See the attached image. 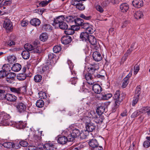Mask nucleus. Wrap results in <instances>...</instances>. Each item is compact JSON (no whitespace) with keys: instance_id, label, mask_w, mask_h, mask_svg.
Masks as SVG:
<instances>
[{"instance_id":"nucleus-11","label":"nucleus","mask_w":150,"mask_h":150,"mask_svg":"<svg viewBox=\"0 0 150 150\" xmlns=\"http://www.w3.org/2000/svg\"><path fill=\"white\" fill-rule=\"evenodd\" d=\"M65 19L64 16L63 15L56 17V18L54 19V22L52 25L53 26H55L57 24H60L64 21Z\"/></svg>"},{"instance_id":"nucleus-10","label":"nucleus","mask_w":150,"mask_h":150,"mask_svg":"<svg viewBox=\"0 0 150 150\" xmlns=\"http://www.w3.org/2000/svg\"><path fill=\"white\" fill-rule=\"evenodd\" d=\"M16 74L13 72H9L6 73V81L9 83H11L12 82L13 79L16 77Z\"/></svg>"},{"instance_id":"nucleus-63","label":"nucleus","mask_w":150,"mask_h":150,"mask_svg":"<svg viewBox=\"0 0 150 150\" xmlns=\"http://www.w3.org/2000/svg\"><path fill=\"white\" fill-rule=\"evenodd\" d=\"M87 135H85L84 132H83L82 131H81V134L79 135V137L81 139H84L87 137Z\"/></svg>"},{"instance_id":"nucleus-38","label":"nucleus","mask_w":150,"mask_h":150,"mask_svg":"<svg viewBox=\"0 0 150 150\" xmlns=\"http://www.w3.org/2000/svg\"><path fill=\"white\" fill-rule=\"evenodd\" d=\"M74 22L76 24L81 26L83 23L84 22V20L79 18H77L75 19Z\"/></svg>"},{"instance_id":"nucleus-62","label":"nucleus","mask_w":150,"mask_h":150,"mask_svg":"<svg viewBox=\"0 0 150 150\" xmlns=\"http://www.w3.org/2000/svg\"><path fill=\"white\" fill-rule=\"evenodd\" d=\"M93 113H94V111H91V112H86V118H92Z\"/></svg>"},{"instance_id":"nucleus-56","label":"nucleus","mask_w":150,"mask_h":150,"mask_svg":"<svg viewBox=\"0 0 150 150\" xmlns=\"http://www.w3.org/2000/svg\"><path fill=\"white\" fill-rule=\"evenodd\" d=\"M139 98V97H138V96H134L132 102V105L133 106H134L137 103L138 101Z\"/></svg>"},{"instance_id":"nucleus-8","label":"nucleus","mask_w":150,"mask_h":150,"mask_svg":"<svg viewBox=\"0 0 150 150\" xmlns=\"http://www.w3.org/2000/svg\"><path fill=\"white\" fill-rule=\"evenodd\" d=\"M39 43V42L38 40H35L34 42L33 45L26 44L24 46V47L26 50L31 51L33 50V48H36V47H39L38 45Z\"/></svg>"},{"instance_id":"nucleus-22","label":"nucleus","mask_w":150,"mask_h":150,"mask_svg":"<svg viewBox=\"0 0 150 150\" xmlns=\"http://www.w3.org/2000/svg\"><path fill=\"white\" fill-rule=\"evenodd\" d=\"M21 68V65L18 63H16L13 64L11 68V70L14 72L19 71Z\"/></svg>"},{"instance_id":"nucleus-53","label":"nucleus","mask_w":150,"mask_h":150,"mask_svg":"<svg viewBox=\"0 0 150 150\" xmlns=\"http://www.w3.org/2000/svg\"><path fill=\"white\" fill-rule=\"evenodd\" d=\"M79 17L86 20H89L91 19L92 17L91 16H86L83 14H81Z\"/></svg>"},{"instance_id":"nucleus-28","label":"nucleus","mask_w":150,"mask_h":150,"mask_svg":"<svg viewBox=\"0 0 150 150\" xmlns=\"http://www.w3.org/2000/svg\"><path fill=\"white\" fill-rule=\"evenodd\" d=\"M143 15L142 11H138L135 12L134 14V18L138 20L141 18L143 17Z\"/></svg>"},{"instance_id":"nucleus-61","label":"nucleus","mask_w":150,"mask_h":150,"mask_svg":"<svg viewBox=\"0 0 150 150\" xmlns=\"http://www.w3.org/2000/svg\"><path fill=\"white\" fill-rule=\"evenodd\" d=\"M139 70V67L138 65L136 64L134 68V74H136Z\"/></svg>"},{"instance_id":"nucleus-29","label":"nucleus","mask_w":150,"mask_h":150,"mask_svg":"<svg viewBox=\"0 0 150 150\" xmlns=\"http://www.w3.org/2000/svg\"><path fill=\"white\" fill-rule=\"evenodd\" d=\"M105 108L103 105L99 106L97 109L96 112L98 115H101L105 111Z\"/></svg>"},{"instance_id":"nucleus-50","label":"nucleus","mask_w":150,"mask_h":150,"mask_svg":"<svg viewBox=\"0 0 150 150\" xmlns=\"http://www.w3.org/2000/svg\"><path fill=\"white\" fill-rule=\"evenodd\" d=\"M92 26L90 24L89 25V27L87 28L86 30V31H88L89 34H91L93 33L95 30L92 28Z\"/></svg>"},{"instance_id":"nucleus-44","label":"nucleus","mask_w":150,"mask_h":150,"mask_svg":"<svg viewBox=\"0 0 150 150\" xmlns=\"http://www.w3.org/2000/svg\"><path fill=\"white\" fill-rule=\"evenodd\" d=\"M141 109L140 110H137L134 111L131 115V117L133 118L137 117L141 113Z\"/></svg>"},{"instance_id":"nucleus-6","label":"nucleus","mask_w":150,"mask_h":150,"mask_svg":"<svg viewBox=\"0 0 150 150\" xmlns=\"http://www.w3.org/2000/svg\"><path fill=\"white\" fill-rule=\"evenodd\" d=\"M41 137L37 134H35L33 137V142L32 144L35 146L37 148L40 149L39 146L41 145Z\"/></svg>"},{"instance_id":"nucleus-64","label":"nucleus","mask_w":150,"mask_h":150,"mask_svg":"<svg viewBox=\"0 0 150 150\" xmlns=\"http://www.w3.org/2000/svg\"><path fill=\"white\" fill-rule=\"evenodd\" d=\"M48 4L47 1H43L40 2L39 3V5L42 6V7H44L47 6Z\"/></svg>"},{"instance_id":"nucleus-33","label":"nucleus","mask_w":150,"mask_h":150,"mask_svg":"<svg viewBox=\"0 0 150 150\" xmlns=\"http://www.w3.org/2000/svg\"><path fill=\"white\" fill-rule=\"evenodd\" d=\"M59 26L60 29L65 30L68 28V26L66 23L63 21L60 24H59Z\"/></svg>"},{"instance_id":"nucleus-16","label":"nucleus","mask_w":150,"mask_h":150,"mask_svg":"<svg viewBox=\"0 0 150 150\" xmlns=\"http://www.w3.org/2000/svg\"><path fill=\"white\" fill-rule=\"evenodd\" d=\"M93 59L96 62L100 61L102 59L101 54L98 52H94L93 54Z\"/></svg>"},{"instance_id":"nucleus-15","label":"nucleus","mask_w":150,"mask_h":150,"mask_svg":"<svg viewBox=\"0 0 150 150\" xmlns=\"http://www.w3.org/2000/svg\"><path fill=\"white\" fill-rule=\"evenodd\" d=\"M51 62L49 61H47L46 63V65H45L42 69V70L45 73H48L50 71V69H52V66L51 64Z\"/></svg>"},{"instance_id":"nucleus-43","label":"nucleus","mask_w":150,"mask_h":150,"mask_svg":"<svg viewBox=\"0 0 150 150\" xmlns=\"http://www.w3.org/2000/svg\"><path fill=\"white\" fill-rule=\"evenodd\" d=\"M32 52L36 53H41L42 52V50L40 47H36V48H33Z\"/></svg>"},{"instance_id":"nucleus-9","label":"nucleus","mask_w":150,"mask_h":150,"mask_svg":"<svg viewBox=\"0 0 150 150\" xmlns=\"http://www.w3.org/2000/svg\"><path fill=\"white\" fill-rule=\"evenodd\" d=\"M72 40L71 36L66 35L62 36L61 38V42L64 45H67L70 43Z\"/></svg>"},{"instance_id":"nucleus-21","label":"nucleus","mask_w":150,"mask_h":150,"mask_svg":"<svg viewBox=\"0 0 150 150\" xmlns=\"http://www.w3.org/2000/svg\"><path fill=\"white\" fill-rule=\"evenodd\" d=\"M30 24L35 26H39L41 23L40 20L37 18L32 19L30 21Z\"/></svg>"},{"instance_id":"nucleus-52","label":"nucleus","mask_w":150,"mask_h":150,"mask_svg":"<svg viewBox=\"0 0 150 150\" xmlns=\"http://www.w3.org/2000/svg\"><path fill=\"white\" fill-rule=\"evenodd\" d=\"M0 123L3 126L8 125V120H4L3 119H0Z\"/></svg>"},{"instance_id":"nucleus-40","label":"nucleus","mask_w":150,"mask_h":150,"mask_svg":"<svg viewBox=\"0 0 150 150\" xmlns=\"http://www.w3.org/2000/svg\"><path fill=\"white\" fill-rule=\"evenodd\" d=\"M19 144H21L22 146L25 147L28 145V143L26 139H20L19 141Z\"/></svg>"},{"instance_id":"nucleus-59","label":"nucleus","mask_w":150,"mask_h":150,"mask_svg":"<svg viewBox=\"0 0 150 150\" xmlns=\"http://www.w3.org/2000/svg\"><path fill=\"white\" fill-rule=\"evenodd\" d=\"M150 146V142L148 140L145 141L143 144V146L145 148H147Z\"/></svg>"},{"instance_id":"nucleus-42","label":"nucleus","mask_w":150,"mask_h":150,"mask_svg":"<svg viewBox=\"0 0 150 150\" xmlns=\"http://www.w3.org/2000/svg\"><path fill=\"white\" fill-rule=\"evenodd\" d=\"M62 47L60 45H57L54 47L53 51L54 53H57L59 52L61 50Z\"/></svg>"},{"instance_id":"nucleus-17","label":"nucleus","mask_w":150,"mask_h":150,"mask_svg":"<svg viewBox=\"0 0 150 150\" xmlns=\"http://www.w3.org/2000/svg\"><path fill=\"white\" fill-rule=\"evenodd\" d=\"M92 88L94 92L97 94H99L102 90L101 86L98 84H94L92 87Z\"/></svg>"},{"instance_id":"nucleus-35","label":"nucleus","mask_w":150,"mask_h":150,"mask_svg":"<svg viewBox=\"0 0 150 150\" xmlns=\"http://www.w3.org/2000/svg\"><path fill=\"white\" fill-rule=\"evenodd\" d=\"M64 33L66 35H72L75 33L74 30L71 29L70 28H67L64 31Z\"/></svg>"},{"instance_id":"nucleus-49","label":"nucleus","mask_w":150,"mask_h":150,"mask_svg":"<svg viewBox=\"0 0 150 150\" xmlns=\"http://www.w3.org/2000/svg\"><path fill=\"white\" fill-rule=\"evenodd\" d=\"M10 90L12 92L16 93L18 94H20L19 88L13 87H10Z\"/></svg>"},{"instance_id":"nucleus-27","label":"nucleus","mask_w":150,"mask_h":150,"mask_svg":"<svg viewBox=\"0 0 150 150\" xmlns=\"http://www.w3.org/2000/svg\"><path fill=\"white\" fill-rule=\"evenodd\" d=\"M39 37L41 41L45 42L48 39V36L46 33H43L40 35Z\"/></svg>"},{"instance_id":"nucleus-48","label":"nucleus","mask_w":150,"mask_h":150,"mask_svg":"<svg viewBox=\"0 0 150 150\" xmlns=\"http://www.w3.org/2000/svg\"><path fill=\"white\" fill-rule=\"evenodd\" d=\"M51 26L50 24H45L42 25V30L44 31H47L48 30L51 29Z\"/></svg>"},{"instance_id":"nucleus-51","label":"nucleus","mask_w":150,"mask_h":150,"mask_svg":"<svg viewBox=\"0 0 150 150\" xmlns=\"http://www.w3.org/2000/svg\"><path fill=\"white\" fill-rule=\"evenodd\" d=\"M76 8L80 11H83L85 9V7L82 3L77 4Z\"/></svg>"},{"instance_id":"nucleus-5","label":"nucleus","mask_w":150,"mask_h":150,"mask_svg":"<svg viewBox=\"0 0 150 150\" xmlns=\"http://www.w3.org/2000/svg\"><path fill=\"white\" fill-rule=\"evenodd\" d=\"M3 27L8 32L11 31L13 28L12 23L9 19H5L3 24Z\"/></svg>"},{"instance_id":"nucleus-46","label":"nucleus","mask_w":150,"mask_h":150,"mask_svg":"<svg viewBox=\"0 0 150 150\" xmlns=\"http://www.w3.org/2000/svg\"><path fill=\"white\" fill-rule=\"evenodd\" d=\"M13 143L12 142H5L2 145L7 148H11L13 147Z\"/></svg>"},{"instance_id":"nucleus-37","label":"nucleus","mask_w":150,"mask_h":150,"mask_svg":"<svg viewBox=\"0 0 150 150\" xmlns=\"http://www.w3.org/2000/svg\"><path fill=\"white\" fill-rule=\"evenodd\" d=\"M36 105L38 108H42L44 105V102L42 100L40 99L37 101Z\"/></svg>"},{"instance_id":"nucleus-19","label":"nucleus","mask_w":150,"mask_h":150,"mask_svg":"<svg viewBox=\"0 0 150 150\" xmlns=\"http://www.w3.org/2000/svg\"><path fill=\"white\" fill-rule=\"evenodd\" d=\"M129 9V5L127 3H123L120 6V9L122 12H126Z\"/></svg>"},{"instance_id":"nucleus-55","label":"nucleus","mask_w":150,"mask_h":150,"mask_svg":"<svg viewBox=\"0 0 150 150\" xmlns=\"http://www.w3.org/2000/svg\"><path fill=\"white\" fill-rule=\"evenodd\" d=\"M120 105L119 104L115 103L114 106L112 108L111 110L112 112H115L116 111L117 109L119 107Z\"/></svg>"},{"instance_id":"nucleus-18","label":"nucleus","mask_w":150,"mask_h":150,"mask_svg":"<svg viewBox=\"0 0 150 150\" xmlns=\"http://www.w3.org/2000/svg\"><path fill=\"white\" fill-rule=\"evenodd\" d=\"M132 4L133 6L139 8L143 5V3L142 0H133Z\"/></svg>"},{"instance_id":"nucleus-2","label":"nucleus","mask_w":150,"mask_h":150,"mask_svg":"<svg viewBox=\"0 0 150 150\" xmlns=\"http://www.w3.org/2000/svg\"><path fill=\"white\" fill-rule=\"evenodd\" d=\"M81 134L79 129L75 128L72 130V132L68 135V139L70 142H73L75 138L79 137Z\"/></svg>"},{"instance_id":"nucleus-3","label":"nucleus","mask_w":150,"mask_h":150,"mask_svg":"<svg viewBox=\"0 0 150 150\" xmlns=\"http://www.w3.org/2000/svg\"><path fill=\"white\" fill-rule=\"evenodd\" d=\"M120 92L119 90H117L115 93L113 98L115 103L120 105L124 98L123 95L124 94L122 93L120 94Z\"/></svg>"},{"instance_id":"nucleus-1","label":"nucleus","mask_w":150,"mask_h":150,"mask_svg":"<svg viewBox=\"0 0 150 150\" xmlns=\"http://www.w3.org/2000/svg\"><path fill=\"white\" fill-rule=\"evenodd\" d=\"M90 66V67L88 68V73L85 75V78L86 80H91L93 81V76L92 74L93 75L95 70H96V64H91Z\"/></svg>"},{"instance_id":"nucleus-32","label":"nucleus","mask_w":150,"mask_h":150,"mask_svg":"<svg viewBox=\"0 0 150 150\" xmlns=\"http://www.w3.org/2000/svg\"><path fill=\"white\" fill-rule=\"evenodd\" d=\"M7 59L10 64H12L13 62H16V57L13 55L9 56L7 57Z\"/></svg>"},{"instance_id":"nucleus-24","label":"nucleus","mask_w":150,"mask_h":150,"mask_svg":"<svg viewBox=\"0 0 150 150\" xmlns=\"http://www.w3.org/2000/svg\"><path fill=\"white\" fill-rule=\"evenodd\" d=\"M141 113H147L148 115L150 114V106L144 107L140 109Z\"/></svg>"},{"instance_id":"nucleus-12","label":"nucleus","mask_w":150,"mask_h":150,"mask_svg":"<svg viewBox=\"0 0 150 150\" xmlns=\"http://www.w3.org/2000/svg\"><path fill=\"white\" fill-rule=\"evenodd\" d=\"M80 37L83 41L87 42L88 40H90V36L88 32L86 31L82 32L81 33Z\"/></svg>"},{"instance_id":"nucleus-60","label":"nucleus","mask_w":150,"mask_h":150,"mask_svg":"<svg viewBox=\"0 0 150 150\" xmlns=\"http://www.w3.org/2000/svg\"><path fill=\"white\" fill-rule=\"evenodd\" d=\"M77 81V78L76 77H73L71 78L70 81L71 82V83L73 84H75Z\"/></svg>"},{"instance_id":"nucleus-41","label":"nucleus","mask_w":150,"mask_h":150,"mask_svg":"<svg viewBox=\"0 0 150 150\" xmlns=\"http://www.w3.org/2000/svg\"><path fill=\"white\" fill-rule=\"evenodd\" d=\"M141 87L140 85H139L136 88L135 91V96L139 97L141 93Z\"/></svg>"},{"instance_id":"nucleus-25","label":"nucleus","mask_w":150,"mask_h":150,"mask_svg":"<svg viewBox=\"0 0 150 150\" xmlns=\"http://www.w3.org/2000/svg\"><path fill=\"white\" fill-rule=\"evenodd\" d=\"M29 50H24L21 53L22 57L24 59H29L30 57V53L29 52Z\"/></svg>"},{"instance_id":"nucleus-54","label":"nucleus","mask_w":150,"mask_h":150,"mask_svg":"<svg viewBox=\"0 0 150 150\" xmlns=\"http://www.w3.org/2000/svg\"><path fill=\"white\" fill-rule=\"evenodd\" d=\"M90 24L88 23H83L81 24V26L82 28H83L84 29H86L87 28H88L89 27V25Z\"/></svg>"},{"instance_id":"nucleus-36","label":"nucleus","mask_w":150,"mask_h":150,"mask_svg":"<svg viewBox=\"0 0 150 150\" xmlns=\"http://www.w3.org/2000/svg\"><path fill=\"white\" fill-rule=\"evenodd\" d=\"M101 95L102 96L101 98H102L103 99L105 100H107L111 98L112 95L111 93H107V94H103L102 93H101Z\"/></svg>"},{"instance_id":"nucleus-39","label":"nucleus","mask_w":150,"mask_h":150,"mask_svg":"<svg viewBox=\"0 0 150 150\" xmlns=\"http://www.w3.org/2000/svg\"><path fill=\"white\" fill-rule=\"evenodd\" d=\"M11 66L8 64H4L3 66L2 69L6 73L10 71Z\"/></svg>"},{"instance_id":"nucleus-7","label":"nucleus","mask_w":150,"mask_h":150,"mask_svg":"<svg viewBox=\"0 0 150 150\" xmlns=\"http://www.w3.org/2000/svg\"><path fill=\"white\" fill-rule=\"evenodd\" d=\"M85 125L86 130L88 132L93 131L96 128L95 124L91 122V120L86 122Z\"/></svg>"},{"instance_id":"nucleus-13","label":"nucleus","mask_w":150,"mask_h":150,"mask_svg":"<svg viewBox=\"0 0 150 150\" xmlns=\"http://www.w3.org/2000/svg\"><path fill=\"white\" fill-rule=\"evenodd\" d=\"M69 139H68V135L66 137L65 136H60L57 140V142L58 143L61 144H65L67 142L69 141Z\"/></svg>"},{"instance_id":"nucleus-4","label":"nucleus","mask_w":150,"mask_h":150,"mask_svg":"<svg viewBox=\"0 0 150 150\" xmlns=\"http://www.w3.org/2000/svg\"><path fill=\"white\" fill-rule=\"evenodd\" d=\"M14 106L16 108L17 111L19 113H23L26 112V106L24 103L21 102H18L14 104Z\"/></svg>"},{"instance_id":"nucleus-58","label":"nucleus","mask_w":150,"mask_h":150,"mask_svg":"<svg viewBox=\"0 0 150 150\" xmlns=\"http://www.w3.org/2000/svg\"><path fill=\"white\" fill-rule=\"evenodd\" d=\"M20 93L21 94V93H26V87L25 86H23L22 87L19 88Z\"/></svg>"},{"instance_id":"nucleus-47","label":"nucleus","mask_w":150,"mask_h":150,"mask_svg":"<svg viewBox=\"0 0 150 150\" xmlns=\"http://www.w3.org/2000/svg\"><path fill=\"white\" fill-rule=\"evenodd\" d=\"M34 79L35 82L37 83L39 82L42 80V76L40 75L37 74L35 76Z\"/></svg>"},{"instance_id":"nucleus-23","label":"nucleus","mask_w":150,"mask_h":150,"mask_svg":"<svg viewBox=\"0 0 150 150\" xmlns=\"http://www.w3.org/2000/svg\"><path fill=\"white\" fill-rule=\"evenodd\" d=\"M89 146L92 148V149L98 146L99 144L96 139H92L89 142Z\"/></svg>"},{"instance_id":"nucleus-30","label":"nucleus","mask_w":150,"mask_h":150,"mask_svg":"<svg viewBox=\"0 0 150 150\" xmlns=\"http://www.w3.org/2000/svg\"><path fill=\"white\" fill-rule=\"evenodd\" d=\"M26 75L24 73H21L17 75V78L19 81H23L25 79L26 77Z\"/></svg>"},{"instance_id":"nucleus-45","label":"nucleus","mask_w":150,"mask_h":150,"mask_svg":"<svg viewBox=\"0 0 150 150\" xmlns=\"http://www.w3.org/2000/svg\"><path fill=\"white\" fill-rule=\"evenodd\" d=\"M75 16L73 17V16H66L65 18L66 19V21L68 23L73 22L75 20L74 19Z\"/></svg>"},{"instance_id":"nucleus-31","label":"nucleus","mask_w":150,"mask_h":150,"mask_svg":"<svg viewBox=\"0 0 150 150\" xmlns=\"http://www.w3.org/2000/svg\"><path fill=\"white\" fill-rule=\"evenodd\" d=\"M89 40H88V42H89L92 45H96V40L93 36L90 35Z\"/></svg>"},{"instance_id":"nucleus-26","label":"nucleus","mask_w":150,"mask_h":150,"mask_svg":"<svg viewBox=\"0 0 150 150\" xmlns=\"http://www.w3.org/2000/svg\"><path fill=\"white\" fill-rule=\"evenodd\" d=\"M43 147L46 150H53L54 145L50 143L45 144L43 146Z\"/></svg>"},{"instance_id":"nucleus-57","label":"nucleus","mask_w":150,"mask_h":150,"mask_svg":"<svg viewBox=\"0 0 150 150\" xmlns=\"http://www.w3.org/2000/svg\"><path fill=\"white\" fill-rule=\"evenodd\" d=\"M6 73L3 70L0 71V79H2L6 77Z\"/></svg>"},{"instance_id":"nucleus-14","label":"nucleus","mask_w":150,"mask_h":150,"mask_svg":"<svg viewBox=\"0 0 150 150\" xmlns=\"http://www.w3.org/2000/svg\"><path fill=\"white\" fill-rule=\"evenodd\" d=\"M4 98L8 101L10 102H15L17 97L14 95L11 94H6L5 95Z\"/></svg>"},{"instance_id":"nucleus-20","label":"nucleus","mask_w":150,"mask_h":150,"mask_svg":"<svg viewBox=\"0 0 150 150\" xmlns=\"http://www.w3.org/2000/svg\"><path fill=\"white\" fill-rule=\"evenodd\" d=\"M26 123L24 124L22 121L16 122L15 123L14 126L18 129H23L26 127Z\"/></svg>"},{"instance_id":"nucleus-34","label":"nucleus","mask_w":150,"mask_h":150,"mask_svg":"<svg viewBox=\"0 0 150 150\" xmlns=\"http://www.w3.org/2000/svg\"><path fill=\"white\" fill-rule=\"evenodd\" d=\"M98 117L94 120V121L97 124L102 123L104 119V116L102 115H98Z\"/></svg>"}]
</instances>
